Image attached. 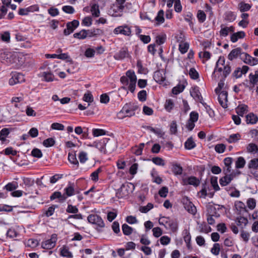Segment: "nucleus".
<instances>
[{
	"label": "nucleus",
	"mask_w": 258,
	"mask_h": 258,
	"mask_svg": "<svg viewBox=\"0 0 258 258\" xmlns=\"http://www.w3.org/2000/svg\"><path fill=\"white\" fill-rule=\"evenodd\" d=\"M231 71L229 64H225V59L223 56H220L216 62L214 71L212 74L213 77L222 78L225 80Z\"/></svg>",
	"instance_id": "nucleus-1"
},
{
	"label": "nucleus",
	"mask_w": 258,
	"mask_h": 258,
	"mask_svg": "<svg viewBox=\"0 0 258 258\" xmlns=\"http://www.w3.org/2000/svg\"><path fill=\"white\" fill-rule=\"evenodd\" d=\"M139 109V106L135 103L129 102L126 103L122 109L117 114L118 118L131 117L135 115V112Z\"/></svg>",
	"instance_id": "nucleus-2"
},
{
	"label": "nucleus",
	"mask_w": 258,
	"mask_h": 258,
	"mask_svg": "<svg viewBox=\"0 0 258 258\" xmlns=\"http://www.w3.org/2000/svg\"><path fill=\"white\" fill-rule=\"evenodd\" d=\"M18 59L17 55L7 51L0 50V60L2 63L7 64H13Z\"/></svg>",
	"instance_id": "nucleus-3"
},
{
	"label": "nucleus",
	"mask_w": 258,
	"mask_h": 258,
	"mask_svg": "<svg viewBox=\"0 0 258 258\" xmlns=\"http://www.w3.org/2000/svg\"><path fill=\"white\" fill-rule=\"evenodd\" d=\"M159 223L161 225H163L166 229H170L172 232L176 231L177 229V222L170 219L169 217H160L159 219Z\"/></svg>",
	"instance_id": "nucleus-4"
},
{
	"label": "nucleus",
	"mask_w": 258,
	"mask_h": 258,
	"mask_svg": "<svg viewBox=\"0 0 258 258\" xmlns=\"http://www.w3.org/2000/svg\"><path fill=\"white\" fill-rule=\"evenodd\" d=\"M125 74L130 82L128 89L132 93H134L136 89L137 83V77L135 72L133 70H129L126 71Z\"/></svg>",
	"instance_id": "nucleus-5"
},
{
	"label": "nucleus",
	"mask_w": 258,
	"mask_h": 258,
	"mask_svg": "<svg viewBox=\"0 0 258 258\" xmlns=\"http://www.w3.org/2000/svg\"><path fill=\"white\" fill-rule=\"evenodd\" d=\"M130 186H134L132 183L122 184L116 192V196L118 199L124 198L128 195L130 192Z\"/></svg>",
	"instance_id": "nucleus-6"
},
{
	"label": "nucleus",
	"mask_w": 258,
	"mask_h": 258,
	"mask_svg": "<svg viewBox=\"0 0 258 258\" xmlns=\"http://www.w3.org/2000/svg\"><path fill=\"white\" fill-rule=\"evenodd\" d=\"M57 239V234L55 233L52 234L49 239L43 241L41 243V247L46 249H52L55 246Z\"/></svg>",
	"instance_id": "nucleus-7"
},
{
	"label": "nucleus",
	"mask_w": 258,
	"mask_h": 258,
	"mask_svg": "<svg viewBox=\"0 0 258 258\" xmlns=\"http://www.w3.org/2000/svg\"><path fill=\"white\" fill-rule=\"evenodd\" d=\"M184 209L189 213L195 215L197 212V209L195 205L190 201L187 197H184L181 201Z\"/></svg>",
	"instance_id": "nucleus-8"
},
{
	"label": "nucleus",
	"mask_w": 258,
	"mask_h": 258,
	"mask_svg": "<svg viewBox=\"0 0 258 258\" xmlns=\"http://www.w3.org/2000/svg\"><path fill=\"white\" fill-rule=\"evenodd\" d=\"M87 220L91 224H95L99 228H103L105 226V224L102 218L97 215H90Z\"/></svg>",
	"instance_id": "nucleus-9"
},
{
	"label": "nucleus",
	"mask_w": 258,
	"mask_h": 258,
	"mask_svg": "<svg viewBox=\"0 0 258 258\" xmlns=\"http://www.w3.org/2000/svg\"><path fill=\"white\" fill-rule=\"evenodd\" d=\"M131 32V28L126 25L119 26L113 30V33L115 34H122L125 36H130Z\"/></svg>",
	"instance_id": "nucleus-10"
},
{
	"label": "nucleus",
	"mask_w": 258,
	"mask_h": 258,
	"mask_svg": "<svg viewBox=\"0 0 258 258\" xmlns=\"http://www.w3.org/2000/svg\"><path fill=\"white\" fill-rule=\"evenodd\" d=\"M190 94L196 101L200 102L203 105H206V103L203 101V97L198 87L195 86L192 87L190 91Z\"/></svg>",
	"instance_id": "nucleus-11"
},
{
	"label": "nucleus",
	"mask_w": 258,
	"mask_h": 258,
	"mask_svg": "<svg viewBox=\"0 0 258 258\" xmlns=\"http://www.w3.org/2000/svg\"><path fill=\"white\" fill-rule=\"evenodd\" d=\"M25 81L24 76L23 74L19 73H15L13 74L12 77L9 80V84L14 85L17 83H21Z\"/></svg>",
	"instance_id": "nucleus-12"
},
{
	"label": "nucleus",
	"mask_w": 258,
	"mask_h": 258,
	"mask_svg": "<svg viewBox=\"0 0 258 258\" xmlns=\"http://www.w3.org/2000/svg\"><path fill=\"white\" fill-rule=\"evenodd\" d=\"M79 22L78 20H74L72 22H68L67 24V28L63 31L65 35H69L72 33L74 30L79 26Z\"/></svg>",
	"instance_id": "nucleus-13"
},
{
	"label": "nucleus",
	"mask_w": 258,
	"mask_h": 258,
	"mask_svg": "<svg viewBox=\"0 0 258 258\" xmlns=\"http://www.w3.org/2000/svg\"><path fill=\"white\" fill-rule=\"evenodd\" d=\"M153 78L155 81L159 83L163 82L165 80V71L164 69L159 70L154 72Z\"/></svg>",
	"instance_id": "nucleus-14"
},
{
	"label": "nucleus",
	"mask_w": 258,
	"mask_h": 258,
	"mask_svg": "<svg viewBox=\"0 0 258 258\" xmlns=\"http://www.w3.org/2000/svg\"><path fill=\"white\" fill-rule=\"evenodd\" d=\"M236 174L232 172L229 175L225 174V176L221 177L219 180L220 184L222 186H226L229 184L235 176Z\"/></svg>",
	"instance_id": "nucleus-15"
},
{
	"label": "nucleus",
	"mask_w": 258,
	"mask_h": 258,
	"mask_svg": "<svg viewBox=\"0 0 258 258\" xmlns=\"http://www.w3.org/2000/svg\"><path fill=\"white\" fill-rule=\"evenodd\" d=\"M227 96L228 93L226 91H222L219 93L218 99L219 102V104L221 106L224 108H227Z\"/></svg>",
	"instance_id": "nucleus-16"
},
{
	"label": "nucleus",
	"mask_w": 258,
	"mask_h": 258,
	"mask_svg": "<svg viewBox=\"0 0 258 258\" xmlns=\"http://www.w3.org/2000/svg\"><path fill=\"white\" fill-rule=\"evenodd\" d=\"M242 48L240 47H237L232 50L228 55V58L230 60H233L234 59L237 58L238 57L241 58L242 53Z\"/></svg>",
	"instance_id": "nucleus-17"
},
{
	"label": "nucleus",
	"mask_w": 258,
	"mask_h": 258,
	"mask_svg": "<svg viewBox=\"0 0 258 258\" xmlns=\"http://www.w3.org/2000/svg\"><path fill=\"white\" fill-rule=\"evenodd\" d=\"M183 182L184 185L188 184L197 187L200 185V180L196 177L191 176L187 178L183 179Z\"/></svg>",
	"instance_id": "nucleus-18"
},
{
	"label": "nucleus",
	"mask_w": 258,
	"mask_h": 258,
	"mask_svg": "<svg viewBox=\"0 0 258 258\" xmlns=\"http://www.w3.org/2000/svg\"><path fill=\"white\" fill-rule=\"evenodd\" d=\"M106 140L108 142L110 140L109 139L105 138L103 140V142H94L92 145H88V146L90 147H95L99 150V151L101 152L105 153V146L107 145V143H105V141Z\"/></svg>",
	"instance_id": "nucleus-19"
},
{
	"label": "nucleus",
	"mask_w": 258,
	"mask_h": 258,
	"mask_svg": "<svg viewBox=\"0 0 258 258\" xmlns=\"http://www.w3.org/2000/svg\"><path fill=\"white\" fill-rule=\"evenodd\" d=\"M128 56V53L127 48H122L118 52L114 55V58L116 60H121Z\"/></svg>",
	"instance_id": "nucleus-20"
},
{
	"label": "nucleus",
	"mask_w": 258,
	"mask_h": 258,
	"mask_svg": "<svg viewBox=\"0 0 258 258\" xmlns=\"http://www.w3.org/2000/svg\"><path fill=\"white\" fill-rule=\"evenodd\" d=\"M236 112L239 116H243L248 111V107L247 105L242 104H239L235 108Z\"/></svg>",
	"instance_id": "nucleus-21"
},
{
	"label": "nucleus",
	"mask_w": 258,
	"mask_h": 258,
	"mask_svg": "<svg viewBox=\"0 0 258 258\" xmlns=\"http://www.w3.org/2000/svg\"><path fill=\"white\" fill-rule=\"evenodd\" d=\"M245 36V33L244 31H239L232 34L231 36L230 39L232 42L235 43L239 39H242Z\"/></svg>",
	"instance_id": "nucleus-22"
},
{
	"label": "nucleus",
	"mask_w": 258,
	"mask_h": 258,
	"mask_svg": "<svg viewBox=\"0 0 258 258\" xmlns=\"http://www.w3.org/2000/svg\"><path fill=\"white\" fill-rule=\"evenodd\" d=\"M235 222L237 226L240 228H244L248 223V220L244 217H237L235 220Z\"/></svg>",
	"instance_id": "nucleus-23"
},
{
	"label": "nucleus",
	"mask_w": 258,
	"mask_h": 258,
	"mask_svg": "<svg viewBox=\"0 0 258 258\" xmlns=\"http://www.w3.org/2000/svg\"><path fill=\"white\" fill-rule=\"evenodd\" d=\"M64 193L63 195L64 197H71L74 195L75 189L74 187V184L69 183L68 186L64 189Z\"/></svg>",
	"instance_id": "nucleus-24"
},
{
	"label": "nucleus",
	"mask_w": 258,
	"mask_h": 258,
	"mask_svg": "<svg viewBox=\"0 0 258 258\" xmlns=\"http://www.w3.org/2000/svg\"><path fill=\"white\" fill-rule=\"evenodd\" d=\"M258 120V117L253 113H250L246 116V122L247 124H255Z\"/></svg>",
	"instance_id": "nucleus-25"
},
{
	"label": "nucleus",
	"mask_w": 258,
	"mask_h": 258,
	"mask_svg": "<svg viewBox=\"0 0 258 258\" xmlns=\"http://www.w3.org/2000/svg\"><path fill=\"white\" fill-rule=\"evenodd\" d=\"M164 12L163 10H160L157 14V16L155 18L154 20L156 22L155 25L158 26L162 24L164 22Z\"/></svg>",
	"instance_id": "nucleus-26"
},
{
	"label": "nucleus",
	"mask_w": 258,
	"mask_h": 258,
	"mask_svg": "<svg viewBox=\"0 0 258 258\" xmlns=\"http://www.w3.org/2000/svg\"><path fill=\"white\" fill-rule=\"evenodd\" d=\"M251 8V6L244 2H241L238 5V9L242 13L249 11Z\"/></svg>",
	"instance_id": "nucleus-27"
},
{
	"label": "nucleus",
	"mask_w": 258,
	"mask_h": 258,
	"mask_svg": "<svg viewBox=\"0 0 258 258\" xmlns=\"http://www.w3.org/2000/svg\"><path fill=\"white\" fill-rule=\"evenodd\" d=\"M236 18V15L234 12L232 11H227L224 14L225 20L228 22L234 21Z\"/></svg>",
	"instance_id": "nucleus-28"
},
{
	"label": "nucleus",
	"mask_w": 258,
	"mask_h": 258,
	"mask_svg": "<svg viewBox=\"0 0 258 258\" xmlns=\"http://www.w3.org/2000/svg\"><path fill=\"white\" fill-rule=\"evenodd\" d=\"M196 146V143L191 137L188 138L184 143V147L187 150H191Z\"/></svg>",
	"instance_id": "nucleus-29"
},
{
	"label": "nucleus",
	"mask_w": 258,
	"mask_h": 258,
	"mask_svg": "<svg viewBox=\"0 0 258 258\" xmlns=\"http://www.w3.org/2000/svg\"><path fill=\"white\" fill-rule=\"evenodd\" d=\"M171 170L175 175H180L182 173L183 169L180 165L175 164L172 165Z\"/></svg>",
	"instance_id": "nucleus-30"
},
{
	"label": "nucleus",
	"mask_w": 258,
	"mask_h": 258,
	"mask_svg": "<svg viewBox=\"0 0 258 258\" xmlns=\"http://www.w3.org/2000/svg\"><path fill=\"white\" fill-rule=\"evenodd\" d=\"M200 232L208 233L211 231L212 228L207 224L204 222L199 225Z\"/></svg>",
	"instance_id": "nucleus-31"
},
{
	"label": "nucleus",
	"mask_w": 258,
	"mask_h": 258,
	"mask_svg": "<svg viewBox=\"0 0 258 258\" xmlns=\"http://www.w3.org/2000/svg\"><path fill=\"white\" fill-rule=\"evenodd\" d=\"M58 208V206L57 205H52L50 206L47 210L45 211L44 213V215L46 217H49L50 216L53 215L55 209Z\"/></svg>",
	"instance_id": "nucleus-32"
},
{
	"label": "nucleus",
	"mask_w": 258,
	"mask_h": 258,
	"mask_svg": "<svg viewBox=\"0 0 258 258\" xmlns=\"http://www.w3.org/2000/svg\"><path fill=\"white\" fill-rule=\"evenodd\" d=\"M90 11L93 16L98 17L100 16V10L99 6L97 4H93L91 7Z\"/></svg>",
	"instance_id": "nucleus-33"
},
{
	"label": "nucleus",
	"mask_w": 258,
	"mask_h": 258,
	"mask_svg": "<svg viewBox=\"0 0 258 258\" xmlns=\"http://www.w3.org/2000/svg\"><path fill=\"white\" fill-rule=\"evenodd\" d=\"M234 31V27L233 26H231L230 27H224L222 28L221 30L220 31V35L223 37H226L228 35L229 32H233Z\"/></svg>",
	"instance_id": "nucleus-34"
},
{
	"label": "nucleus",
	"mask_w": 258,
	"mask_h": 258,
	"mask_svg": "<svg viewBox=\"0 0 258 258\" xmlns=\"http://www.w3.org/2000/svg\"><path fill=\"white\" fill-rule=\"evenodd\" d=\"M18 187V183L15 181L9 182L4 187V188L8 191H12L17 189Z\"/></svg>",
	"instance_id": "nucleus-35"
},
{
	"label": "nucleus",
	"mask_w": 258,
	"mask_h": 258,
	"mask_svg": "<svg viewBox=\"0 0 258 258\" xmlns=\"http://www.w3.org/2000/svg\"><path fill=\"white\" fill-rule=\"evenodd\" d=\"M122 230L125 235H130L133 232V229L126 224L122 225Z\"/></svg>",
	"instance_id": "nucleus-36"
},
{
	"label": "nucleus",
	"mask_w": 258,
	"mask_h": 258,
	"mask_svg": "<svg viewBox=\"0 0 258 258\" xmlns=\"http://www.w3.org/2000/svg\"><path fill=\"white\" fill-rule=\"evenodd\" d=\"M249 78L250 84L253 85L256 84L258 83V71H255L254 75L252 73L250 74Z\"/></svg>",
	"instance_id": "nucleus-37"
},
{
	"label": "nucleus",
	"mask_w": 258,
	"mask_h": 258,
	"mask_svg": "<svg viewBox=\"0 0 258 258\" xmlns=\"http://www.w3.org/2000/svg\"><path fill=\"white\" fill-rule=\"evenodd\" d=\"M56 199H59L61 200H63L66 199V197H64V195H62L61 192L59 191H55L51 195L50 199L51 201H52Z\"/></svg>",
	"instance_id": "nucleus-38"
},
{
	"label": "nucleus",
	"mask_w": 258,
	"mask_h": 258,
	"mask_svg": "<svg viewBox=\"0 0 258 258\" xmlns=\"http://www.w3.org/2000/svg\"><path fill=\"white\" fill-rule=\"evenodd\" d=\"M10 134V130L8 128H4L0 132V140L2 142L6 141V138Z\"/></svg>",
	"instance_id": "nucleus-39"
},
{
	"label": "nucleus",
	"mask_w": 258,
	"mask_h": 258,
	"mask_svg": "<svg viewBox=\"0 0 258 258\" xmlns=\"http://www.w3.org/2000/svg\"><path fill=\"white\" fill-rule=\"evenodd\" d=\"M102 171V168L99 167L95 171L93 172L90 175L91 180L94 182H97L98 180L99 173Z\"/></svg>",
	"instance_id": "nucleus-40"
},
{
	"label": "nucleus",
	"mask_w": 258,
	"mask_h": 258,
	"mask_svg": "<svg viewBox=\"0 0 258 258\" xmlns=\"http://www.w3.org/2000/svg\"><path fill=\"white\" fill-rule=\"evenodd\" d=\"M245 164V160L242 157L237 158L235 162V167L236 168H242L244 167Z\"/></svg>",
	"instance_id": "nucleus-41"
},
{
	"label": "nucleus",
	"mask_w": 258,
	"mask_h": 258,
	"mask_svg": "<svg viewBox=\"0 0 258 258\" xmlns=\"http://www.w3.org/2000/svg\"><path fill=\"white\" fill-rule=\"evenodd\" d=\"M251 58L252 56L247 53L244 52L242 53L241 59L245 63L250 65V63H251Z\"/></svg>",
	"instance_id": "nucleus-42"
},
{
	"label": "nucleus",
	"mask_w": 258,
	"mask_h": 258,
	"mask_svg": "<svg viewBox=\"0 0 258 258\" xmlns=\"http://www.w3.org/2000/svg\"><path fill=\"white\" fill-rule=\"evenodd\" d=\"M55 143V141L54 139L52 138H49L44 140L42 144L44 147L48 148L53 146Z\"/></svg>",
	"instance_id": "nucleus-43"
},
{
	"label": "nucleus",
	"mask_w": 258,
	"mask_h": 258,
	"mask_svg": "<svg viewBox=\"0 0 258 258\" xmlns=\"http://www.w3.org/2000/svg\"><path fill=\"white\" fill-rule=\"evenodd\" d=\"M78 158L80 160L81 163L84 164L85 163L88 159V154L86 152L84 151H81L80 152Z\"/></svg>",
	"instance_id": "nucleus-44"
},
{
	"label": "nucleus",
	"mask_w": 258,
	"mask_h": 258,
	"mask_svg": "<svg viewBox=\"0 0 258 258\" xmlns=\"http://www.w3.org/2000/svg\"><path fill=\"white\" fill-rule=\"evenodd\" d=\"M184 88L185 87L184 85L178 84L176 86L173 88L172 92L174 94L177 95L182 92L183 91Z\"/></svg>",
	"instance_id": "nucleus-45"
},
{
	"label": "nucleus",
	"mask_w": 258,
	"mask_h": 258,
	"mask_svg": "<svg viewBox=\"0 0 258 258\" xmlns=\"http://www.w3.org/2000/svg\"><path fill=\"white\" fill-rule=\"evenodd\" d=\"M60 255L63 257H72V253L66 247H63L60 250Z\"/></svg>",
	"instance_id": "nucleus-46"
},
{
	"label": "nucleus",
	"mask_w": 258,
	"mask_h": 258,
	"mask_svg": "<svg viewBox=\"0 0 258 258\" xmlns=\"http://www.w3.org/2000/svg\"><path fill=\"white\" fill-rule=\"evenodd\" d=\"M197 18L200 23H203L206 19V15L202 10H199L197 13Z\"/></svg>",
	"instance_id": "nucleus-47"
},
{
	"label": "nucleus",
	"mask_w": 258,
	"mask_h": 258,
	"mask_svg": "<svg viewBox=\"0 0 258 258\" xmlns=\"http://www.w3.org/2000/svg\"><path fill=\"white\" fill-rule=\"evenodd\" d=\"M240 138V135L238 133L231 135L229 138L227 139V141L229 143H235L239 140Z\"/></svg>",
	"instance_id": "nucleus-48"
},
{
	"label": "nucleus",
	"mask_w": 258,
	"mask_h": 258,
	"mask_svg": "<svg viewBox=\"0 0 258 258\" xmlns=\"http://www.w3.org/2000/svg\"><path fill=\"white\" fill-rule=\"evenodd\" d=\"M183 239H184L185 242L186 244V246H187V248L188 249L190 248V246H191L190 243V240H191V236L190 235L189 232L187 230L185 231V235L183 237Z\"/></svg>",
	"instance_id": "nucleus-49"
},
{
	"label": "nucleus",
	"mask_w": 258,
	"mask_h": 258,
	"mask_svg": "<svg viewBox=\"0 0 258 258\" xmlns=\"http://www.w3.org/2000/svg\"><path fill=\"white\" fill-rule=\"evenodd\" d=\"M246 149L247 152L249 153L258 152V147L254 143L249 144L246 147Z\"/></svg>",
	"instance_id": "nucleus-50"
},
{
	"label": "nucleus",
	"mask_w": 258,
	"mask_h": 258,
	"mask_svg": "<svg viewBox=\"0 0 258 258\" xmlns=\"http://www.w3.org/2000/svg\"><path fill=\"white\" fill-rule=\"evenodd\" d=\"M68 160L71 163L77 165V167L79 166V162L77 159L75 154L69 153Z\"/></svg>",
	"instance_id": "nucleus-51"
},
{
	"label": "nucleus",
	"mask_w": 258,
	"mask_h": 258,
	"mask_svg": "<svg viewBox=\"0 0 258 258\" xmlns=\"http://www.w3.org/2000/svg\"><path fill=\"white\" fill-rule=\"evenodd\" d=\"M92 134L94 137H99L105 135L106 134V131L103 129L93 128L92 130Z\"/></svg>",
	"instance_id": "nucleus-52"
},
{
	"label": "nucleus",
	"mask_w": 258,
	"mask_h": 258,
	"mask_svg": "<svg viewBox=\"0 0 258 258\" xmlns=\"http://www.w3.org/2000/svg\"><path fill=\"white\" fill-rule=\"evenodd\" d=\"M174 107V103L171 99H168L166 101L164 105L165 109L168 112H170Z\"/></svg>",
	"instance_id": "nucleus-53"
},
{
	"label": "nucleus",
	"mask_w": 258,
	"mask_h": 258,
	"mask_svg": "<svg viewBox=\"0 0 258 258\" xmlns=\"http://www.w3.org/2000/svg\"><path fill=\"white\" fill-rule=\"evenodd\" d=\"M189 48V44L188 43H181L179 44V50L182 54L186 53Z\"/></svg>",
	"instance_id": "nucleus-54"
},
{
	"label": "nucleus",
	"mask_w": 258,
	"mask_h": 258,
	"mask_svg": "<svg viewBox=\"0 0 258 258\" xmlns=\"http://www.w3.org/2000/svg\"><path fill=\"white\" fill-rule=\"evenodd\" d=\"M153 205L152 203H148L146 206H141L140 207L139 211L141 213H146L153 208Z\"/></svg>",
	"instance_id": "nucleus-55"
},
{
	"label": "nucleus",
	"mask_w": 258,
	"mask_h": 258,
	"mask_svg": "<svg viewBox=\"0 0 258 258\" xmlns=\"http://www.w3.org/2000/svg\"><path fill=\"white\" fill-rule=\"evenodd\" d=\"M248 167L250 169H258V158L251 159L248 163Z\"/></svg>",
	"instance_id": "nucleus-56"
},
{
	"label": "nucleus",
	"mask_w": 258,
	"mask_h": 258,
	"mask_svg": "<svg viewBox=\"0 0 258 258\" xmlns=\"http://www.w3.org/2000/svg\"><path fill=\"white\" fill-rule=\"evenodd\" d=\"M138 99L141 102H144L147 99V92L143 90L140 91L138 94Z\"/></svg>",
	"instance_id": "nucleus-57"
},
{
	"label": "nucleus",
	"mask_w": 258,
	"mask_h": 258,
	"mask_svg": "<svg viewBox=\"0 0 258 258\" xmlns=\"http://www.w3.org/2000/svg\"><path fill=\"white\" fill-rule=\"evenodd\" d=\"M86 30H82L79 32L74 34V37L76 38L83 39L86 38Z\"/></svg>",
	"instance_id": "nucleus-58"
},
{
	"label": "nucleus",
	"mask_w": 258,
	"mask_h": 258,
	"mask_svg": "<svg viewBox=\"0 0 258 258\" xmlns=\"http://www.w3.org/2000/svg\"><path fill=\"white\" fill-rule=\"evenodd\" d=\"M39 244V242L37 240L35 239H29L26 242V245L30 247H35Z\"/></svg>",
	"instance_id": "nucleus-59"
},
{
	"label": "nucleus",
	"mask_w": 258,
	"mask_h": 258,
	"mask_svg": "<svg viewBox=\"0 0 258 258\" xmlns=\"http://www.w3.org/2000/svg\"><path fill=\"white\" fill-rule=\"evenodd\" d=\"M43 76L45 81L46 82H52L54 80V77L51 73L44 72Z\"/></svg>",
	"instance_id": "nucleus-60"
},
{
	"label": "nucleus",
	"mask_w": 258,
	"mask_h": 258,
	"mask_svg": "<svg viewBox=\"0 0 258 258\" xmlns=\"http://www.w3.org/2000/svg\"><path fill=\"white\" fill-rule=\"evenodd\" d=\"M189 75L190 76V77L192 79H194V80L197 79L199 77L198 72L194 68L190 69L189 71Z\"/></svg>",
	"instance_id": "nucleus-61"
},
{
	"label": "nucleus",
	"mask_w": 258,
	"mask_h": 258,
	"mask_svg": "<svg viewBox=\"0 0 258 258\" xmlns=\"http://www.w3.org/2000/svg\"><path fill=\"white\" fill-rule=\"evenodd\" d=\"M220 250V244L216 243L214 244L213 247L211 248V251L213 254L217 255L219 254Z\"/></svg>",
	"instance_id": "nucleus-62"
},
{
	"label": "nucleus",
	"mask_w": 258,
	"mask_h": 258,
	"mask_svg": "<svg viewBox=\"0 0 258 258\" xmlns=\"http://www.w3.org/2000/svg\"><path fill=\"white\" fill-rule=\"evenodd\" d=\"M166 36L165 34L158 35L156 38V42L158 45L163 44L166 40Z\"/></svg>",
	"instance_id": "nucleus-63"
},
{
	"label": "nucleus",
	"mask_w": 258,
	"mask_h": 258,
	"mask_svg": "<svg viewBox=\"0 0 258 258\" xmlns=\"http://www.w3.org/2000/svg\"><path fill=\"white\" fill-rule=\"evenodd\" d=\"M2 40L5 42L8 43L10 41V33L9 31H5L1 34Z\"/></svg>",
	"instance_id": "nucleus-64"
}]
</instances>
